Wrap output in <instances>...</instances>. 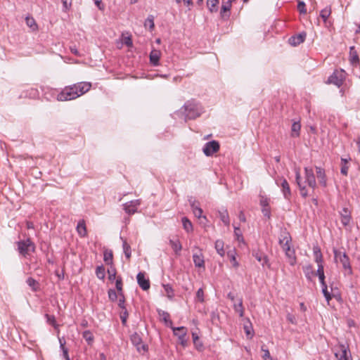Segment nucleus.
Listing matches in <instances>:
<instances>
[{
	"label": "nucleus",
	"mask_w": 360,
	"mask_h": 360,
	"mask_svg": "<svg viewBox=\"0 0 360 360\" xmlns=\"http://www.w3.org/2000/svg\"><path fill=\"white\" fill-rule=\"evenodd\" d=\"M181 112L184 114L185 120H195L202 114L204 109L199 102L191 99L184 103Z\"/></svg>",
	"instance_id": "nucleus-2"
},
{
	"label": "nucleus",
	"mask_w": 360,
	"mask_h": 360,
	"mask_svg": "<svg viewBox=\"0 0 360 360\" xmlns=\"http://www.w3.org/2000/svg\"><path fill=\"white\" fill-rule=\"evenodd\" d=\"M297 9L300 11V13L306 14L307 10H306V6L305 4L303 1H299L297 4Z\"/></svg>",
	"instance_id": "nucleus-54"
},
{
	"label": "nucleus",
	"mask_w": 360,
	"mask_h": 360,
	"mask_svg": "<svg viewBox=\"0 0 360 360\" xmlns=\"http://www.w3.org/2000/svg\"><path fill=\"white\" fill-rule=\"evenodd\" d=\"M77 98H78V94L76 91H74L71 85L63 88L56 97L58 101H71Z\"/></svg>",
	"instance_id": "nucleus-4"
},
{
	"label": "nucleus",
	"mask_w": 360,
	"mask_h": 360,
	"mask_svg": "<svg viewBox=\"0 0 360 360\" xmlns=\"http://www.w3.org/2000/svg\"><path fill=\"white\" fill-rule=\"evenodd\" d=\"M117 298H118V306L121 309H126L125 304H124L125 297H124V292H122V295H119V297Z\"/></svg>",
	"instance_id": "nucleus-51"
},
{
	"label": "nucleus",
	"mask_w": 360,
	"mask_h": 360,
	"mask_svg": "<svg viewBox=\"0 0 360 360\" xmlns=\"http://www.w3.org/2000/svg\"><path fill=\"white\" fill-rule=\"evenodd\" d=\"M301 129V124L299 122H295L292 124V136H298Z\"/></svg>",
	"instance_id": "nucleus-39"
},
{
	"label": "nucleus",
	"mask_w": 360,
	"mask_h": 360,
	"mask_svg": "<svg viewBox=\"0 0 360 360\" xmlns=\"http://www.w3.org/2000/svg\"><path fill=\"white\" fill-rule=\"evenodd\" d=\"M231 8V5L229 3H226V1H222L221 8V15L222 18L225 16H229V15H226V13L230 11Z\"/></svg>",
	"instance_id": "nucleus-40"
},
{
	"label": "nucleus",
	"mask_w": 360,
	"mask_h": 360,
	"mask_svg": "<svg viewBox=\"0 0 360 360\" xmlns=\"http://www.w3.org/2000/svg\"><path fill=\"white\" fill-rule=\"evenodd\" d=\"M165 292H167V297L172 298L174 296V291L172 288L169 285H163Z\"/></svg>",
	"instance_id": "nucleus-53"
},
{
	"label": "nucleus",
	"mask_w": 360,
	"mask_h": 360,
	"mask_svg": "<svg viewBox=\"0 0 360 360\" xmlns=\"http://www.w3.org/2000/svg\"><path fill=\"white\" fill-rule=\"evenodd\" d=\"M193 212L196 217L200 218L202 217V210L201 208H194Z\"/></svg>",
	"instance_id": "nucleus-60"
},
{
	"label": "nucleus",
	"mask_w": 360,
	"mask_h": 360,
	"mask_svg": "<svg viewBox=\"0 0 360 360\" xmlns=\"http://www.w3.org/2000/svg\"><path fill=\"white\" fill-rule=\"evenodd\" d=\"M313 253L314 257V260L317 263L318 265L323 264V255L321 253V249L318 246H314L313 248Z\"/></svg>",
	"instance_id": "nucleus-25"
},
{
	"label": "nucleus",
	"mask_w": 360,
	"mask_h": 360,
	"mask_svg": "<svg viewBox=\"0 0 360 360\" xmlns=\"http://www.w3.org/2000/svg\"><path fill=\"white\" fill-rule=\"evenodd\" d=\"M315 276H318L321 285L326 283L323 264L318 265V269L316 272H315Z\"/></svg>",
	"instance_id": "nucleus-30"
},
{
	"label": "nucleus",
	"mask_w": 360,
	"mask_h": 360,
	"mask_svg": "<svg viewBox=\"0 0 360 360\" xmlns=\"http://www.w3.org/2000/svg\"><path fill=\"white\" fill-rule=\"evenodd\" d=\"M219 3V0H208L207 6L211 13L217 11V6Z\"/></svg>",
	"instance_id": "nucleus-36"
},
{
	"label": "nucleus",
	"mask_w": 360,
	"mask_h": 360,
	"mask_svg": "<svg viewBox=\"0 0 360 360\" xmlns=\"http://www.w3.org/2000/svg\"><path fill=\"white\" fill-rule=\"evenodd\" d=\"M251 329H252L251 326H244V330H245V333L247 334L248 336H249V335H250V337L252 336V332H251Z\"/></svg>",
	"instance_id": "nucleus-63"
},
{
	"label": "nucleus",
	"mask_w": 360,
	"mask_h": 360,
	"mask_svg": "<svg viewBox=\"0 0 360 360\" xmlns=\"http://www.w3.org/2000/svg\"><path fill=\"white\" fill-rule=\"evenodd\" d=\"M170 245L173 250L178 254L182 249V246L179 242V240H170L169 241Z\"/></svg>",
	"instance_id": "nucleus-43"
},
{
	"label": "nucleus",
	"mask_w": 360,
	"mask_h": 360,
	"mask_svg": "<svg viewBox=\"0 0 360 360\" xmlns=\"http://www.w3.org/2000/svg\"><path fill=\"white\" fill-rule=\"evenodd\" d=\"M233 309L236 312H237L240 317H243L244 315V307L243 306V300L242 299L238 300V303H234Z\"/></svg>",
	"instance_id": "nucleus-34"
},
{
	"label": "nucleus",
	"mask_w": 360,
	"mask_h": 360,
	"mask_svg": "<svg viewBox=\"0 0 360 360\" xmlns=\"http://www.w3.org/2000/svg\"><path fill=\"white\" fill-rule=\"evenodd\" d=\"M182 224L184 229L187 232H191L193 231V225L191 221L186 217H183L182 219Z\"/></svg>",
	"instance_id": "nucleus-37"
},
{
	"label": "nucleus",
	"mask_w": 360,
	"mask_h": 360,
	"mask_svg": "<svg viewBox=\"0 0 360 360\" xmlns=\"http://www.w3.org/2000/svg\"><path fill=\"white\" fill-rule=\"evenodd\" d=\"M286 319L288 322L291 323L292 324H297V321L295 316L292 314H288Z\"/></svg>",
	"instance_id": "nucleus-57"
},
{
	"label": "nucleus",
	"mask_w": 360,
	"mask_h": 360,
	"mask_svg": "<svg viewBox=\"0 0 360 360\" xmlns=\"http://www.w3.org/2000/svg\"><path fill=\"white\" fill-rule=\"evenodd\" d=\"M196 298L200 301V302H204V292L202 288H199L196 292Z\"/></svg>",
	"instance_id": "nucleus-56"
},
{
	"label": "nucleus",
	"mask_w": 360,
	"mask_h": 360,
	"mask_svg": "<svg viewBox=\"0 0 360 360\" xmlns=\"http://www.w3.org/2000/svg\"><path fill=\"white\" fill-rule=\"evenodd\" d=\"M191 208H192V210L193 212L194 211V208H200L199 207V202L195 201V200H193V201H191Z\"/></svg>",
	"instance_id": "nucleus-64"
},
{
	"label": "nucleus",
	"mask_w": 360,
	"mask_h": 360,
	"mask_svg": "<svg viewBox=\"0 0 360 360\" xmlns=\"http://www.w3.org/2000/svg\"><path fill=\"white\" fill-rule=\"evenodd\" d=\"M219 143L217 141H212L206 143L202 151L206 156H211L219 150Z\"/></svg>",
	"instance_id": "nucleus-10"
},
{
	"label": "nucleus",
	"mask_w": 360,
	"mask_h": 360,
	"mask_svg": "<svg viewBox=\"0 0 360 360\" xmlns=\"http://www.w3.org/2000/svg\"><path fill=\"white\" fill-rule=\"evenodd\" d=\"M269 198L265 197V196H260V205L263 207H268L269 206Z\"/></svg>",
	"instance_id": "nucleus-55"
},
{
	"label": "nucleus",
	"mask_w": 360,
	"mask_h": 360,
	"mask_svg": "<svg viewBox=\"0 0 360 360\" xmlns=\"http://www.w3.org/2000/svg\"><path fill=\"white\" fill-rule=\"evenodd\" d=\"M76 229L79 236L85 237L87 236L86 226L84 219L79 221Z\"/></svg>",
	"instance_id": "nucleus-24"
},
{
	"label": "nucleus",
	"mask_w": 360,
	"mask_h": 360,
	"mask_svg": "<svg viewBox=\"0 0 360 360\" xmlns=\"http://www.w3.org/2000/svg\"><path fill=\"white\" fill-rule=\"evenodd\" d=\"M27 284L31 288L33 292H37L39 290V283L37 281L32 277H29L26 281Z\"/></svg>",
	"instance_id": "nucleus-31"
},
{
	"label": "nucleus",
	"mask_w": 360,
	"mask_h": 360,
	"mask_svg": "<svg viewBox=\"0 0 360 360\" xmlns=\"http://www.w3.org/2000/svg\"><path fill=\"white\" fill-rule=\"evenodd\" d=\"M193 260L196 267L205 268L204 256L201 250H198V252H195L193 255Z\"/></svg>",
	"instance_id": "nucleus-17"
},
{
	"label": "nucleus",
	"mask_w": 360,
	"mask_h": 360,
	"mask_svg": "<svg viewBox=\"0 0 360 360\" xmlns=\"http://www.w3.org/2000/svg\"><path fill=\"white\" fill-rule=\"evenodd\" d=\"M130 340L139 352H146L148 351V345L143 343L141 335L137 333H133L130 337Z\"/></svg>",
	"instance_id": "nucleus-8"
},
{
	"label": "nucleus",
	"mask_w": 360,
	"mask_h": 360,
	"mask_svg": "<svg viewBox=\"0 0 360 360\" xmlns=\"http://www.w3.org/2000/svg\"><path fill=\"white\" fill-rule=\"evenodd\" d=\"M304 174L305 183L312 189H315L316 187V181L313 169L311 168L305 167Z\"/></svg>",
	"instance_id": "nucleus-13"
},
{
	"label": "nucleus",
	"mask_w": 360,
	"mask_h": 360,
	"mask_svg": "<svg viewBox=\"0 0 360 360\" xmlns=\"http://www.w3.org/2000/svg\"><path fill=\"white\" fill-rule=\"evenodd\" d=\"M322 292L327 300L328 303H329L330 300L333 297H335V295L333 293V290L331 288V292H330L328 289V286L326 283L321 285Z\"/></svg>",
	"instance_id": "nucleus-27"
},
{
	"label": "nucleus",
	"mask_w": 360,
	"mask_h": 360,
	"mask_svg": "<svg viewBox=\"0 0 360 360\" xmlns=\"http://www.w3.org/2000/svg\"><path fill=\"white\" fill-rule=\"evenodd\" d=\"M62 351H63V357L64 359L66 360L68 359H70L69 357V355H68V350L67 348H65V347H63V345H62Z\"/></svg>",
	"instance_id": "nucleus-62"
},
{
	"label": "nucleus",
	"mask_w": 360,
	"mask_h": 360,
	"mask_svg": "<svg viewBox=\"0 0 360 360\" xmlns=\"http://www.w3.org/2000/svg\"><path fill=\"white\" fill-rule=\"evenodd\" d=\"M335 356L338 360H352V356L348 346L343 344H338L336 346Z\"/></svg>",
	"instance_id": "nucleus-7"
},
{
	"label": "nucleus",
	"mask_w": 360,
	"mask_h": 360,
	"mask_svg": "<svg viewBox=\"0 0 360 360\" xmlns=\"http://www.w3.org/2000/svg\"><path fill=\"white\" fill-rule=\"evenodd\" d=\"M219 217L221 221L226 226H229L230 224V219L229 217V214L226 210H224L219 212Z\"/></svg>",
	"instance_id": "nucleus-35"
},
{
	"label": "nucleus",
	"mask_w": 360,
	"mask_h": 360,
	"mask_svg": "<svg viewBox=\"0 0 360 360\" xmlns=\"http://www.w3.org/2000/svg\"><path fill=\"white\" fill-rule=\"evenodd\" d=\"M191 334L193 338V342L195 348L198 350H202V349L203 348V344L202 342L200 341L198 333L196 331H192Z\"/></svg>",
	"instance_id": "nucleus-28"
},
{
	"label": "nucleus",
	"mask_w": 360,
	"mask_h": 360,
	"mask_svg": "<svg viewBox=\"0 0 360 360\" xmlns=\"http://www.w3.org/2000/svg\"><path fill=\"white\" fill-rule=\"evenodd\" d=\"M108 298L112 302H115L119 297L118 292L117 293L114 289H109L108 291Z\"/></svg>",
	"instance_id": "nucleus-48"
},
{
	"label": "nucleus",
	"mask_w": 360,
	"mask_h": 360,
	"mask_svg": "<svg viewBox=\"0 0 360 360\" xmlns=\"http://www.w3.org/2000/svg\"><path fill=\"white\" fill-rule=\"evenodd\" d=\"M262 212L263 214L265 217H266L268 218H270L271 210H270L269 206H268V207H263L262 209Z\"/></svg>",
	"instance_id": "nucleus-58"
},
{
	"label": "nucleus",
	"mask_w": 360,
	"mask_h": 360,
	"mask_svg": "<svg viewBox=\"0 0 360 360\" xmlns=\"http://www.w3.org/2000/svg\"><path fill=\"white\" fill-rule=\"evenodd\" d=\"M161 52L159 50L153 49L150 53V62L153 66L159 65Z\"/></svg>",
	"instance_id": "nucleus-22"
},
{
	"label": "nucleus",
	"mask_w": 360,
	"mask_h": 360,
	"mask_svg": "<svg viewBox=\"0 0 360 360\" xmlns=\"http://www.w3.org/2000/svg\"><path fill=\"white\" fill-rule=\"evenodd\" d=\"M306 37H307V34L304 32H303L298 34L292 36L288 39V42L291 46H296L297 45H300L302 42H304V41L306 39Z\"/></svg>",
	"instance_id": "nucleus-16"
},
{
	"label": "nucleus",
	"mask_w": 360,
	"mask_h": 360,
	"mask_svg": "<svg viewBox=\"0 0 360 360\" xmlns=\"http://www.w3.org/2000/svg\"><path fill=\"white\" fill-rule=\"evenodd\" d=\"M316 172L320 184L323 187H326L327 179L325 174V170L320 167H316Z\"/></svg>",
	"instance_id": "nucleus-21"
},
{
	"label": "nucleus",
	"mask_w": 360,
	"mask_h": 360,
	"mask_svg": "<svg viewBox=\"0 0 360 360\" xmlns=\"http://www.w3.org/2000/svg\"><path fill=\"white\" fill-rule=\"evenodd\" d=\"M112 251H105L103 255V260L107 264H112Z\"/></svg>",
	"instance_id": "nucleus-44"
},
{
	"label": "nucleus",
	"mask_w": 360,
	"mask_h": 360,
	"mask_svg": "<svg viewBox=\"0 0 360 360\" xmlns=\"http://www.w3.org/2000/svg\"><path fill=\"white\" fill-rule=\"evenodd\" d=\"M26 25L32 30L37 31L38 25L35 21V20L31 16H27L25 18Z\"/></svg>",
	"instance_id": "nucleus-32"
},
{
	"label": "nucleus",
	"mask_w": 360,
	"mask_h": 360,
	"mask_svg": "<svg viewBox=\"0 0 360 360\" xmlns=\"http://www.w3.org/2000/svg\"><path fill=\"white\" fill-rule=\"evenodd\" d=\"M228 256L230 258V262H231L232 266L236 269L238 268L239 266V264L236 260L235 254L233 252H228Z\"/></svg>",
	"instance_id": "nucleus-49"
},
{
	"label": "nucleus",
	"mask_w": 360,
	"mask_h": 360,
	"mask_svg": "<svg viewBox=\"0 0 360 360\" xmlns=\"http://www.w3.org/2000/svg\"><path fill=\"white\" fill-rule=\"evenodd\" d=\"M108 279L110 281H113L116 280L117 277H116V269L113 266H110L109 269H108Z\"/></svg>",
	"instance_id": "nucleus-47"
},
{
	"label": "nucleus",
	"mask_w": 360,
	"mask_h": 360,
	"mask_svg": "<svg viewBox=\"0 0 360 360\" xmlns=\"http://www.w3.org/2000/svg\"><path fill=\"white\" fill-rule=\"evenodd\" d=\"M291 240L290 234L286 230L281 231L278 238V243L285 252L288 262L291 266H294L296 264L297 258L295 251L290 245Z\"/></svg>",
	"instance_id": "nucleus-1"
},
{
	"label": "nucleus",
	"mask_w": 360,
	"mask_h": 360,
	"mask_svg": "<svg viewBox=\"0 0 360 360\" xmlns=\"http://www.w3.org/2000/svg\"><path fill=\"white\" fill-rule=\"evenodd\" d=\"M137 283L143 290H148L150 288V281L146 277L144 272H139L137 276Z\"/></svg>",
	"instance_id": "nucleus-14"
},
{
	"label": "nucleus",
	"mask_w": 360,
	"mask_h": 360,
	"mask_svg": "<svg viewBox=\"0 0 360 360\" xmlns=\"http://www.w3.org/2000/svg\"><path fill=\"white\" fill-rule=\"evenodd\" d=\"M115 287L118 292V295H122V292H123V283L122 279L120 276H118L115 280Z\"/></svg>",
	"instance_id": "nucleus-45"
},
{
	"label": "nucleus",
	"mask_w": 360,
	"mask_h": 360,
	"mask_svg": "<svg viewBox=\"0 0 360 360\" xmlns=\"http://www.w3.org/2000/svg\"><path fill=\"white\" fill-rule=\"evenodd\" d=\"M94 2L99 10L103 11L105 9V6L101 0H94Z\"/></svg>",
	"instance_id": "nucleus-61"
},
{
	"label": "nucleus",
	"mask_w": 360,
	"mask_h": 360,
	"mask_svg": "<svg viewBox=\"0 0 360 360\" xmlns=\"http://www.w3.org/2000/svg\"><path fill=\"white\" fill-rule=\"evenodd\" d=\"M173 333L178 338L179 343L184 347L188 345V338L187 337L188 330L184 326L181 327H171Z\"/></svg>",
	"instance_id": "nucleus-6"
},
{
	"label": "nucleus",
	"mask_w": 360,
	"mask_h": 360,
	"mask_svg": "<svg viewBox=\"0 0 360 360\" xmlns=\"http://www.w3.org/2000/svg\"><path fill=\"white\" fill-rule=\"evenodd\" d=\"M145 27H149L150 31L153 30L155 27L154 17L152 15H149L144 22Z\"/></svg>",
	"instance_id": "nucleus-41"
},
{
	"label": "nucleus",
	"mask_w": 360,
	"mask_h": 360,
	"mask_svg": "<svg viewBox=\"0 0 360 360\" xmlns=\"http://www.w3.org/2000/svg\"><path fill=\"white\" fill-rule=\"evenodd\" d=\"M252 255L258 262H261L262 266H266L270 268L268 257L265 254L259 250H253Z\"/></svg>",
	"instance_id": "nucleus-15"
},
{
	"label": "nucleus",
	"mask_w": 360,
	"mask_h": 360,
	"mask_svg": "<svg viewBox=\"0 0 360 360\" xmlns=\"http://www.w3.org/2000/svg\"><path fill=\"white\" fill-rule=\"evenodd\" d=\"M18 249L19 252L23 256L27 257L30 252L35 251V245L30 238L18 242Z\"/></svg>",
	"instance_id": "nucleus-5"
},
{
	"label": "nucleus",
	"mask_w": 360,
	"mask_h": 360,
	"mask_svg": "<svg viewBox=\"0 0 360 360\" xmlns=\"http://www.w3.org/2000/svg\"><path fill=\"white\" fill-rule=\"evenodd\" d=\"M304 273L305 274L306 278L309 281H311L312 278L315 276V272L313 269V267L311 265L306 266L303 268Z\"/></svg>",
	"instance_id": "nucleus-33"
},
{
	"label": "nucleus",
	"mask_w": 360,
	"mask_h": 360,
	"mask_svg": "<svg viewBox=\"0 0 360 360\" xmlns=\"http://www.w3.org/2000/svg\"><path fill=\"white\" fill-rule=\"evenodd\" d=\"M345 80L344 72L342 71H335L328 79L329 84H335L340 87Z\"/></svg>",
	"instance_id": "nucleus-12"
},
{
	"label": "nucleus",
	"mask_w": 360,
	"mask_h": 360,
	"mask_svg": "<svg viewBox=\"0 0 360 360\" xmlns=\"http://www.w3.org/2000/svg\"><path fill=\"white\" fill-rule=\"evenodd\" d=\"M331 14L330 6H327L322 9L320 12V16L323 19L324 24L326 27H329L332 25V22L328 20L329 16Z\"/></svg>",
	"instance_id": "nucleus-20"
},
{
	"label": "nucleus",
	"mask_w": 360,
	"mask_h": 360,
	"mask_svg": "<svg viewBox=\"0 0 360 360\" xmlns=\"http://www.w3.org/2000/svg\"><path fill=\"white\" fill-rule=\"evenodd\" d=\"M96 275L98 278L104 280L105 276V269L103 265L98 266L96 269Z\"/></svg>",
	"instance_id": "nucleus-38"
},
{
	"label": "nucleus",
	"mask_w": 360,
	"mask_h": 360,
	"mask_svg": "<svg viewBox=\"0 0 360 360\" xmlns=\"http://www.w3.org/2000/svg\"><path fill=\"white\" fill-rule=\"evenodd\" d=\"M341 222L345 226L348 225L351 221V213L348 208L344 207L340 212Z\"/></svg>",
	"instance_id": "nucleus-23"
},
{
	"label": "nucleus",
	"mask_w": 360,
	"mask_h": 360,
	"mask_svg": "<svg viewBox=\"0 0 360 360\" xmlns=\"http://www.w3.org/2000/svg\"><path fill=\"white\" fill-rule=\"evenodd\" d=\"M334 259L335 262L342 264L345 270V274L351 276L352 274V269L350 264L349 258L345 252H341L337 249H333Z\"/></svg>",
	"instance_id": "nucleus-3"
},
{
	"label": "nucleus",
	"mask_w": 360,
	"mask_h": 360,
	"mask_svg": "<svg viewBox=\"0 0 360 360\" xmlns=\"http://www.w3.org/2000/svg\"><path fill=\"white\" fill-rule=\"evenodd\" d=\"M71 86L74 91L77 93L78 97H79L91 89V84L90 82H81L74 84Z\"/></svg>",
	"instance_id": "nucleus-9"
},
{
	"label": "nucleus",
	"mask_w": 360,
	"mask_h": 360,
	"mask_svg": "<svg viewBox=\"0 0 360 360\" xmlns=\"http://www.w3.org/2000/svg\"><path fill=\"white\" fill-rule=\"evenodd\" d=\"M349 167L346 163L341 165V174L347 176L348 174Z\"/></svg>",
	"instance_id": "nucleus-59"
},
{
	"label": "nucleus",
	"mask_w": 360,
	"mask_h": 360,
	"mask_svg": "<svg viewBox=\"0 0 360 360\" xmlns=\"http://www.w3.org/2000/svg\"><path fill=\"white\" fill-rule=\"evenodd\" d=\"M83 338L88 342H91L94 340V336L89 330H85L83 333Z\"/></svg>",
	"instance_id": "nucleus-52"
},
{
	"label": "nucleus",
	"mask_w": 360,
	"mask_h": 360,
	"mask_svg": "<svg viewBox=\"0 0 360 360\" xmlns=\"http://www.w3.org/2000/svg\"><path fill=\"white\" fill-rule=\"evenodd\" d=\"M276 184L278 186H280L282 188V192L283 193V195L285 198L289 199L291 195L290 188L289 184L288 183L287 180L285 179H281V184L278 183V181H276Z\"/></svg>",
	"instance_id": "nucleus-19"
},
{
	"label": "nucleus",
	"mask_w": 360,
	"mask_h": 360,
	"mask_svg": "<svg viewBox=\"0 0 360 360\" xmlns=\"http://www.w3.org/2000/svg\"><path fill=\"white\" fill-rule=\"evenodd\" d=\"M349 60L352 64L355 65L359 63V58L354 46L349 48Z\"/></svg>",
	"instance_id": "nucleus-26"
},
{
	"label": "nucleus",
	"mask_w": 360,
	"mask_h": 360,
	"mask_svg": "<svg viewBox=\"0 0 360 360\" xmlns=\"http://www.w3.org/2000/svg\"><path fill=\"white\" fill-rule=\"evenodd\" d=\"M45 317H46V321L49 324L53 326L55 328H58V325L56 323V318L54 316L46 314Z\"/></svg>",
	"instance_id": "nucleus-46"
},
{
	"label": "nucleus",
	"mask_w": 360,
	"mask_h": 360,
	"mask_svg": "<svg viewBox=\"0 0 360 360\" xmlns=\"http://www.w3.org/2000/svg\"><path fill=\"white\" fill-rule=\"evenodd\" d=\"M122 248H123V250H124V253L125 255V257L129 259L130 257H131V247L130 245L127 243V242L126 241V240H123V244H122Z\"/></svg>",
	"instance_id": "nucleus-42"
},
{
	"label": "nucleus",
	"mask_w": 360,
	"mask_h": 360,
	"mask_svg": "<svg viewBox=\"0 0 360 360\" xmlns=\"http://www.w3.org/2000/svg\"><path fill=\"white\" fill-rule=\"evenodd\" d=\"M234 234L237 240L243 242V234L239 227L234 226Z\"/></svg>",
	"instance_id": "nucleus-50"
},
{
	"label": "nucleus",
	"mask_w": 360,
	"mask_h": 360,
	"mask_svg": "<svg viewBox=\"0 0 360 360\" xmlns=\"http://www.w3.org/2000/svg\"><path fill=\"white\" fill-rule=\"evenodd\" d=\"M141 203V200L140 199L131 200L123 204V209L127 214L129 215L134 214L137 212Z\"/></svg>",
	"instance_id": "nucleus-11"
},
{
	"label": "nucleus",
	"mask_w": 360,
	"mask_h": 360,
	"mask_svg": "<svg viewBox=\"0 0 360 360\" xmlns=\"http://www.w3.org/2000/svg\"><path fill=\"white\" fill-rule=\"evenodd\" d=\"M214 248L217 253L221 256L224 257L225 255L224 243L222 240H217L215 242Z\"/></svg>",
	"instance_id": "nucleus-29"
},
{
	"label": "nucleus",
	"mask_w": 360,
	"mask_h": 360,
	"mask_svg": "<svg viewBox=\"0 0 360 360\" xmlns=\"http://www.w3.org/2000/svg\"><path fill=\"white\" fill-rule=\"evenodd\" d=\"M296 182L300 188V194L302 197L306 198L308 195L307 191L304 186L301 183V176L299 168L295 169Z\"/></svg>",
	"instance_id": "nucleus-18"
}]
</instances>
